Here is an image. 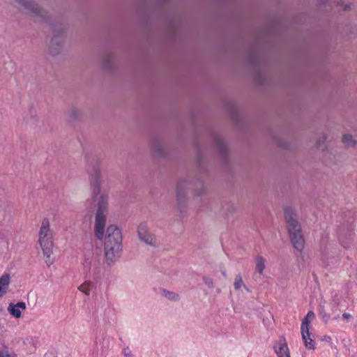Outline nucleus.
Returning <instances> with one entry per match:
<instances>
[{"label": "nucleus", "mask_w": 357, "mask_h": 357, "mask_svg": "<svg viewBox=\"0 0 357 357\" xmlns=\"http://www.w3.org/2000/svg\"><path fill=\"white\" fill-rule=\"evenodd\" d=\"M109 213V196L101 194L98 199L95 214V235L98 239L104 238L105 263L112 266L119 259L122 251V234L116 225H109L105 234L107 217Z\"/></svg>", "instance_id": "nucleus-1"}, {"label": "nucleus", "mask_w": 357, "mask_h": 357, "mask_svg": "<svg viewBox=\"0 0 357 357\" xmlns=\"http://www.w3.org/2000/svg\"><path fill=\"white\" fill-rule=\"evenodd\" d=\"M52 234L50 229V222L48 218L43 219L38 231V243L43 252V259L47 266L54 263L52 257L54 243Z\"/></svg>", "instance_id": "nucleus-2"}, {"label": "nucleus", "mask_w": 357, "mask_h": 357, "mask_svg": "<svg viewBox=\"0 0 357 357\" xmlns=\"http://www.w3.org/2000/svg\"><path fill=\"white\" fill-rule=\"evenodd\" d=\"M11 1L14 6L23 9L29 16L36 20L47 21L52 19L51 12L33 0H11Z\"/></svg>", "instance_id": "nucleus-3"}, {"label": "nucleus", "mask_w": 357, "mask_h": 357, "mask_svg": "<svg viewBox=\"0 0 357 357\" xmlns=\"http://www.w3.org/2000/svg\"><path fill=\"white\" fill-rule=\"evenodd\" d=\"M315 314L312 311H309L307 315L302 319L301 326V333L302 340L306 349L314 350L315 349V343L311 337L310 331V324L314 320Z\"/></svg>", "instance_id": "nucleus-4"}, {"label": "nucleus", "mask_w": 357, "mask_h": 357, "mask_svg": "<svg viewBox=\"0 0 357 357\" xmlns=\"http://www.w3.org/2000/svg\"><path fill=\"white\" fill-rule=\"evenodd\" d=\"M284 220L289 237L303 232L301 224L298 221L297 214L291 207L285 208Z\"/></svg>", "instance_id": "nucleus-5"}, {"label": "nucleus", "mask_w": 357, "mask_h": 357, "mask_svg": "<svg viewBox=\"0 0 357 357\" xmlns=\"http://www.w3.org/2000/svg\"><path fill=\"white\" fill-rule=\"evenodd\" d=\"M64 32L61 29L52 30L50 40L48 45V51L52 55H57L61 53L64 47Z\"/></svg>", "instance_id": "nucleus-6"}, {"label": "nucleus", "mask_w": 357, "mask_h": 357, "mask_svg": "<svg viewBox=\"0 0 357 357\" xmlns=\"http://www.w3.org/2000/svg\"><path fill=\"white\" fill-rule=\"evenodd\" d=\"M137 234L140 241L151 246H155L157 241L155 236L149 231L146 222H141L137 229Z\"/></svg>", "instance_id": "nucleus-7"}, {"label": "nucleus", "mask_w": 357, "mask_h": 357, "mask_svg": "<svg viewBox=\"0 0 357 357\" xmlns=\"http://www.w3.org/2000/svg\"><path fill=\"white\" fill-rule=\"evenodd\" d=\"M190 182L188 180H179L175 187V196L177 204H182L186 200Z\"/></svg>", "instance_id": "nucleus-8"}, {"label": "nucleus", "mask_w": 357, "mask_h": 357, "mask_svg": "<svg viewBox=\"0 0 357 357\" xmlns=\"http://www.w3.org/2000/svg\"><path fill=\"white\" fill-rule=\"evenodd\" d=\"M26 309V305L24 302H18L17 303H9L7 310L9 314L15 319H20L22 317V312Z\"/></svg>", "instance_id": "nucleus-9"}, {"label": "nucleus", "mask_w": 357, "mask_h": 357, "mask_svg": "<svg viewBox=\"0 0 357 357\" xmlns=\"http://www.w3.org/2000/svg\"><path fill=\"white\" fill-rule=\"evenodd\" d=\"M275 351L278 357H290L289 348L284 337L280 339L274 347Z\"/></svg>", "instance_id": "nucleus-10"}, {"label": "nucleus", "mask_w": 357, "mask_h": 357, "mask_svg": "<svg viewBox=\"0 0 357 357\" xmlns=\"http://www.w3.org/2000/svg\"><path fill=\"white\" fill-rule=\"evenodd\" d=\"M291 243L297 251L301 252L305 247V240L303 232L289 237Z\"/></svg>", "instance_id": "nucleus-11"}, {"label": "nucleus", "mask_w": 357, "mask_h": 357, "mask_svg": "<svg viewBox=\"0 0 357 357\" xmlns=\"http://www.w3.org/2000/svg\"><path fill=\"white\" fill-rule=\"evenodd\" d=\"M10 282V276L4 273L0 278V298L6 294Z\"/></svg>", "instance_id": "nucleus-12"}, {"label": "nucleus", "mask_w": 357, "mask_h": 357, "mask_svg": "<svg viewBox=\"0 0 357 357\" xmlns=\"http://www.w3.org/2000/svg\"><path fill=\"white\" fill-rule=\"evenodd\" d=\"M161 296L172 302H177L180 300V296L176 292L169 291L165 289L160 290Z\"/></svg>", "instance_id": "nucleus-13"}, {"label": "nucleus", "mask_w": 357, "mask_h": 357, "mask_svg": "<svg viewBox=\"0 0 357 357\" xmlns=\"http://www.w3.org/2000/svg\"><path fill=\"white\" fill-rule=\"evenodd\" d=\"M233 285L236 291H243L244 289L248 292L250 291L248 287L243 282L242 276L239 274L235 276Z\"/></svg>", "instance_id": "nucleus-14"}, {"label": "nucleus", "mask_w": 357, "mask_h": 357, "mask_svg": "<svg viewBox=\"0 0 357 357\" xmlns=\"http://www.w3.org/2000/svg\"><path fill=\"white\" fill-rule=\"evenodd\" d=\"M342 142L347 147H354L357 144L356 139L349 133L342 135Z\"/></svg>", "instance_id": "nucleus-15"}, {"label": "nucleus", "mask_w": 357, "mask_h": 357, "mask_svg": "<svg viewBox=\"0 0 357 357\" xmlns=\"http://www.w3.org/2000/svg\"><path fill=\"white\" fill-rule=\"evenodd\" d=\"M255 270L260 275H262L266 267V259L261 256L255 257Z\"/></svg>", "instance_id": "nucleus-16"}, {"label": "nucleus", "mask_w": 357, "mask_h": 357, "mask_svg": "<svg viewBox=\"0 0 357 357\" xmlns=\"http://www.w3.org/2000/svg\"><path fill=\"white\" fill-rule=\"evenodd\" d=\"M215 144L217 150L222 155L225 154L227 151V144L225 140L220 137H217L215 140Z\"/></svg>", "instance_id": "nucleus-17"}, {"label": "nucleus", "mask_w": 357, "mask_h": 357, "mask_svg": "<svg viewBox=\"0 0 357 357\" xmlns=\"http://www.w3.org/2000/svg\"><path fill=\"white\" fill-rule=\"evenodd\" d=\"M337 5L340 6L342 10L348 12L352 10L353 3L350 1H338Z\"/></svg>", "instance_id": "nucleus-18"}, {"label": "nucleus", "mask_w": 357, "mask_h": 357, "mask_svg": "<svg viewBox=\"0 0 357 357\" xmlns=\"http://www.w3.org/2000/svg\"><path fill=\"white\" fill-rule=\"evenodd\" d=\"M91 289V283L90 282H84L78 287V289L86 296L89 295Z\"/></svg>", "instance_id": "nucleus-19"}, {"label": "nucleus", "mask_w": 357, "mask_h": 357, "mask_svg": "<svg viewBox=\"0 0 357 357\" xmlns=\"http://www.w3.org/2000/svg\"><path fill=\"white\" fill-rule=\"evenodd\" d=\"M152 149L153 151L158 155H162L164 153L163 147L160 143H154L153 144Z\"/></svg>", "instance_id": "nucleus-20"}, {"label": "nucleus", "mask_w": 357, "mask_h": 357, "mask_svg": "<svg viewBox=\"0 0 357 357\" xmlns=\"http://www.w3.org/2000/svg\"><path fill=\"white\" fill-rule=\"evenodd\" d=\"M69 116L73 119L79 117L81 114L80 110L76 107L71 108L68 112Z\"/></svg>", "instance_id": "nucleus-21"}, {"label": "nucleus", "mask_w": 357, "mask_h": 357, "mask_svg": "<svg viewBox=\"0 0 357 357\" xmlns=\"http://www.w3.org/2000/svg\"><path fill=\"white\" fill-rule=\"evenodd\" d=\"M204 284L209 288H213L214 286L213 281L209 278H204Z\"/></svg>", "instance_id": "nucleus-22"}, {"label": "nucleus", "mask_w": 357, "mask_h": 357, "mask_svg": "<svg viewBox=\"0 0 357 357\" xmlns=\"http://www.w3.org/2000/svg\"><path fill=\"white\" fill-rule=\"evenodd\" d=\"M319 6L323 7L326 6L330 0H317Z\"/></svg>", "instance_id": "nucleus-23"}, {"label": "nucleus", "mask_w": 357, "mask_h": 357, "mask_svg": "<svg viewBox=\"0 0 357 357\" xmlns=\"http://www.w3.org/2000/svg\"><path fill=\"white\" fill-rule=\"evenodd\" d=\"M124 357H133L131 351L128 348H126L123 350Z\"/></svg>", "instance_id": "nucleus-24"}, {"label": "nucleus", "mask_w": 357, "mask_h": 357, "mask_svg": "<svg viewBox=\"0 0 357 357\" xmlns=\"http://www.w3.org/2000/svg\"><path fill=\"white\" fill-rule=\"evenodd\" d=\"M205 192H206V190H205L204 187L202 186L200 188V189H199L195 192V194L197 196H199V195H202V194L205 193Z\"/></svg>", "instance_id": "nucleus-25"}, {"label": "nucleus", "mask_w": 357, "mask_h": 357, "mask_svg": "<svg viewBox=\"0 0 357 357\" xmlns=\"http://www.w3.org/2000/svg\"><path fill=\"white\" fill-rule=\"evenodd\" d=\"M342 317L343 318H344L345 319H349L351 318V314L349 313H347V312H344L342 314Z\"/></svg>", "instance_id": "nucleus-26"}, {"label": "nucleus", "mask_w": 357, "mask_h": 357, "mask_svg": "<svg viewBox=\"0 0 357 357\" xmlns=\"http://www.w3.org/2000/svg\"><path fill=\"white\" fill-rule=\"evenodd\" d=\"M1 357H12L10 354L8 353H3V356Z\"/></svg>", "instance_id": "nucleus-27"}, {"label": "nucleus", "mask_w": 357, "mask_h": 357, "mask_svg": "<svg viewBox=\"0 0 357 357\" xmlns=\"http://www.w3.org/2000/svg\"><path fill=\"white\" fill-rule=\"evenodd\" d=\"M3 356V352H0V357Z\"/></svg>", "instance_id": "nucleus-28"}]
</instances>
